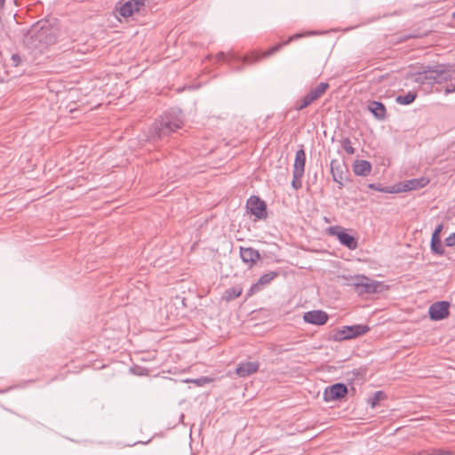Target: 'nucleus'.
I'll return each instance as SVG.
<instances>
[{
	"label": "nucleus",
	"mask_w": 455,
	"mask_h": 455,
	"mask_svg": "<svg viewBox=\"0 0 455 455\" xmlns=\"http://www.w3.org/2000/svg\"><path fill=\"white\" fill-rule=\"evenodd\" d=\"M331 172L334 181L341 184L343 180V172L338 160H332L331 162Z\"/></svg>",
	"instance_id": "412c9836"
},
{
	"label": "nucleus",
	"mask_w": 455,
	"mask_h": 455,
	"mask_svg": "<svg viewBox=\"0 0 455 455\" xmlns=\"http://www.w3.org/2000/svg\"><path fill=\"white\" fill-rule=\"evenodd\" d=\"M384 398V394L381 391L376 392L371 398H370V403L374 408L378 403Z\"/></svg>",
	"instance_id": "bb28decb"
},
{
	"label": "nucleus",
	"mask_w": 455,
	"mask_h": 455,
	"mask_svg": "<svg viewBox=\"0 0 455 455\" xmlns=\"http://www.w3.org/2000/svg\"><path fill=\"white\" fill-rule=\"evenodd\" d=\"M341 146L343 149L348 154V155H354L355 150L352 147L351 141L348 138H345L341 140Z\"/></svg>",
	"instance_id": "393cba45"
},
{
	"label": "nucleus",
	"mask_w": 455,
	"mask_h": 455,
	"mask_svg": "<svg viewBox=\"0 0 455 455\" xmlns=\"http://www.w3.org/2000/svg\"><path fill=\"white\" fill-rule=\"evenodd\" d=\"M242 288L240 287H232V288H229L228 289L225 293H224V298L227 299V300H231V299H234L237 297H239L241 294H242Z\"/></svg>",
	"instance_id": "4be33fe9"
},
{
	"label": "nucleus",
	"mask_w": 455,
	"mask_h": 455,
	"mask_svg": "<svg viewBox=\"0 0 455 455\" xmlns=\"http://www.w3.org/2000/svg\"><path fill=\"white\" fill-rule=\"evenodd\" d=\"M445 245L448 246V247H452V246L455 245V233L450 235L445 239Z\"/></svg>",
	"instance_id": "7c9ffc66"
},
{
	"label": "nucleus",
	"mask_w": 455,
	"mask_h": 455,
	"mask_svg": "<svg viewBox=\"0 0 455 455\" xmlns=\"http://www.w3.org/2000/svg\"><path fill=\"white\" fill-rule=\"evenodd\" d=\"M58 29L47 20L36 23L25 36L24 43L28 48L43 52L56 43Z\"/></svg>",
	"instance_id": "f257e3e1"
},
{
	"label": "nucleus",
	"mask_w": 455,
	"mask_h": 455,
	"mask_svg": "<svg viewBox=\"0 0 455 455\" xmlns=\"http://www.w3.org/2000/svg\"><path fill=\"white\" fill-rule=\"evenodd\" d=\"M348 281V284L353 286L358 295L372 294L379 291L380 283L374 281L365 275L341 276Z\"/></svg>",
	"instance_id": "7ed1b4c3"
},
{
	"label": "nucleus",
	"mask_w": 455,
	"mask_h": 455,
	"mask_svg": "<svg viewBox=\"0 0 455 455\" xmlns=\"http://www.w3.org/2000/svg\"><path fill=\"white\" fill-rule=\"evenodd\" d=\"M303 176H296L295 174H293V179H292V181H291V185L292 187L295 188V189H299L300 187H301V178Z\"/></svg>",
	"instance_id": "c85d7f7f"
},
{
	"label": "nucleus",
	"mask_w": 455,
	"mask_h": 455,
	"mask_svg": "<svg viewBox=\"0 0 455 455\" xmlns=\"http://www.w3.org/2000/svg\"><path fill=\"white\" fill-rule=\"evenodd\" d=\"M248 211L258 219L267 216L266 204L257 196H251L246 205Z\"/></svg>",
	"instance_id": "1a4fd4ad"
},
{
	"label": "nucleus",
	"mask_w": 455,
	"mask_h": 455,
	"mask_svg": "<svg viewBox=\"0 0 455 455\" xmlns=\"http://www.w3.org/2000/svg\"><path fill=\"white\" fill-rule=\"evenodd\" d=\"M454 16H455V13H454Z\"/></svg>",
	"instance_id": "e433bc0d"
},
{
	"label": "nucleus",
	"mask_w": 455,
	"mask_h": 455,
	"mask_svg": "<svg viewBox=\"0 0 455 455\" xmlns=\"http://www.w3.org/2000/svg\"><path fill=\"white\" fill-rule=\"evenodd\" d=\"M328 233L331 235L336 236L342 245L350 250H355L358 246L356 239L353 235L346 233L345 230L339 226L330 227Z\"/></svg>",
	"instance_id": "39448f33"
},
{
	"label": "nucleus",
	"mask_w": 455,
	"mask_h": 455,
	"mask_svg": "<svg viewBox=\"0 0 455 455\" xmlns=\"http://www.w3.org/2000/svg\"><path fill=\"white\" fill-rule=\"evenodd\" d=\"M443 228V224H439V225L435 228V231L433 232V234H432V237H431V238H434V239H440V234H441V232H442Z\"/></svg>",
	"instance_id": "c756f323"
},
{
	"label": "nucleus",
	"mask_w": 455,
	"mask_h": 455,
	"mask_svg": "<svg viewBox=\"0 0 455 455\" xmlns=\"http://www.w3.org/2000/svg\"><path fill=\"white\" fill-rule=\"evenodd\" d=\"M146 0H128L118 9V12L124 18H129L133 15L135 12L140 11V9L145 5Z\"/></svg>",
	"instance_id": "9b49d317"
},
{
	"label": "nucleus",
	"mask_w": 455,
	"mask_h": 455,
	"mask_svg": "<svg viewBox=\"0 0 455 455\" xmlns=\"http://www.w3.org/2000/svg\"><path fill=\"white\" fill-rule=\"evenodd\" d=\"M455 92V85H449L446 87L445 89V93L446 94H449V93H451V92Z\"/></svg>",
	"instance_id": "f704fd0d"
},
{
	"label": "nucleus",
	"mask_w": 455,
	"mask_h": 455,
	"mask_svg": "<svg viewBox=\"0 0 455 455\" xmlns=\"http://www.w3.org/2000/svg\"><path fill=\"white\" fill-rule=\"evenodd\" d=\"M450 304L447 301H438L433 303L428 309L430 319L434 321L443 320L449 316Z\"/></svg>",
	"instance_id": "423d86ee"
},
{
	"label": "nucleus",
	"mask_w": 455,
	"mask_h": 455,
	"mask_svg": "<svg viewBox=\"0 0 455 455\" xmlns=\"http://www.w3.org/2000/svg\"><path fill=\"white\" fill-rule=\"evenodd\" d=\"M311 104H312V102L306 96H304L299 101H298L296 103L295 108H296V110L299 111V110H302L305 108L308 107Z\"/></svg>",
	"instance_id": "a878e982"
},
{
	"label": "nucleus",
	"mask_w": 455,
	"mask_h": 455,
	"mask_svg": "<svg viewBox=\"0 0 455 455\" xmlns=\"http://www.w3.org/2000/svg\"><path fill=\"white\" fill-rule=\"evenodd\" d=\"M347 393V388L344 384L337 383L325 388L323 399L325 402H331L343 398Z\"/></svg>",
	"instance_id": "9d476101"
},
{
	"label": "nucleus",
	"mask_w": 455,
	"mask_h": 455,
	"mask_svg": "<svg viewBox=\"0 0 455 455\" xmlns=\"http://www.w3.org/2000/svg\"><path fill=\"white\" fill-rule=\"evenodd\" d=\"M329 87L330 85L328 83H320L317 86L311 88L305 96L313 103L321 98Z\"/></svg>",
	"instance_id": "dca6fc26"
},
{
	"label": "nucleus",
	"mask_w": 455,
	"mask_h": 455,
	"mask_svg": "<svg viewBox=\"0 0 455 455\" xmlns=\"http://www.w3.org/2000/svg\"><path fill=\"white\" fill-rule=\"evenodd\" d=\"M258 370L259 363L257 362H243L237 365L235 373L241 378H245L255 373Z\"/></svg>",
	"instance_id": "4468645a"
},
{
	"label": "nucleus",
	"mask_w": 455,
	"mask_h": 455,
	"mask_svg": "<svg viewBox=\"0 0 455 455\" xmlns=\"http://www.w3.org/2000/svg\"><path fill=\"white\" fill-rule=\"evenodd\" d=\"M428 183V180L426 178L412 179L405 180L398 185V188L395 192H404L410 190H415L425 187Z\"/></svg>",
	"instance_id": "ddd939ff"
},
{
	"label": "nucleus",
	"mask_w": 455,
	"mask_h": 455,
	"mask_svg": "<svg viewBox=\"0 0 455 455\" xmlns=\"http://www.w3.org/2000/svg\"><path fill=\"white\" fill-rule=\"evenodd\" d=\"M4 2H5V0H0V11L4 8Z\"/></svg>",
	"instance_id": "c9c22d12"
},
{
	"label": "nucleus",
	"mask_w": 455,
	"mask_h": 455,
	"mask_svg": "<svg viewBox=\"0 0 455 455\" xmlns=\"http://www.w3.org/2000/svg\"><path fill=\"white\" fill-rule=\"evenodd\" d=\"M416 94L413 92H408L405 95H400L396 98V102L403 105H409L414 101Z\"/></svg>",
	"instance_id": "5701e85b"
},
{
	"label": "nucleus",
	"mask_w": 455,
	"mask_h": 455,
	"mask_svg": "<svg viewBox=\"0 0 455 455\" xmlns=\"http://www.w3.org/2000/svg\"><path fill=\"white\" fill-rule=\"evenodd\" d=\"M354 172L359 176H367L371 171V165L368 161L358 160L353 165Z\"/></svg>",
	"instance_id": "aec40b11"
},
{
	"label": "nucleus",
	"mask_w": 455,
	"mask_h": 455,
	"mask_svg": "<svg viewBox=\"0 0 455 455\" xmlns=\"http://www.w3.org/2000/svg\"><path fill=\"white\" fill-rule=\"evenodd\" d=\"M11 61L12 66L18 67L21 62V58L18 54H12Z\"/></svg>",
	"instance_id": "473e14b6"
},
{
	"label": "nucleus",
	"mask_w": 455,
	"mask_h": 455,
	"mask_svg": "<svg viewBox=\"0 0 455 455\" xmlns=\"http://www.w3.org/2000/svg\"><path fill=\"white\" fill-rule=\"evenodd\" d=\"M306 154L303 149H299L295 155V160L293 164V174L298 176H303L305 171Z\"/></svg>",
	"instance_id": "2eb2a0df"
},
{
	"label": "nucleus",
	"mask_w": 455,
	"mask_h": 455,
	"mask_svg": "<svg viewBox=\"0 0 455 455\" xmlns=\"http://www.w3.org/2000/svg\"><path fill=\"white\" fill-rule=\"evenodd\" d=\"M369 111L379 120H384L386 118V108L384 104L379 101H371L368 105Z\"/></svg>",
	"instance_id": "a211bd4d"
},
{
	"label": "nucleus",
	"mask_w": 455,
	"mask_h": 455,
	"mask_svg": "<svg viewBox=\"0 0 455 455\" xmlns=\"http://www.w3.org/2000/svg\"><path fill=\"white\" fill-rule=\"evenodd\" d=\"M328 314L322 310H312L306 312L303 319L306 323L315 325H323L328 321Z\"/></svg>",
	"instance_id": "f8f14e48"
},
{
	"label": "nucleus",
	"mask_w": 455,
	"mask_h": 455,
	"mask_svg": "<svg viewBox=\"0 0 455 455\" xmlns=\"http://www.w3.org/2000/svg\"><path fill=\"white\" fill-rule=\"evenodd\" d=\"M303 36H304L303 34H295V35L290 36L285 42H283L282 44H278L271 47L268 51L263 52L261 55H257V54L253 53L251 55V57L244 56V57H243L242 60L243 62H248V61L256 62L260 58H267V57L274 54L275 52H278L282 48L283 45H286V44H290L291 41L300 38Z\"/></svg>",
	"instance_id": "0eeeda50"
},
{
	"label": "nucleus",
	"mask_w": 455,
	"mask_h": 455,
	"mask_svg": "<svg viewBox=\"0 0 455 455\" xmlns=\"http://www.w3.org/2000/svg\"><path fill=\"white\" fill-rule=\"evenodd\" d=\"M370 328L367 325L358 324L353 326H345L338 332V339H348L365 334Z\"/></svg>",
	"instance_id": "6e6552de"
},
{
	"label": "nucleus",
	"mask_w": 455,
	"mask_h": 455,
	"mask_svg": "<svg viewBox=\"0 0 455 455\" xmlns=\"http://www.w3.org/2000/svg\"><path fill=\"white\" fill-rule=\"evenodd\" d=\"M240 255L243 262L245 263H255L259 258L260 255L257 250L252 248H241Z\"/></svg>",
	"instance_id": "6ab92c4d"
},
{
	"label": "nucleus",
	"mask_w": 455,
	"mask_h": 455,
	"mask_svg": "<svg viewBox=\"0 0 455 455\" xmlns=\"http://www.w3.org/2000/svg\"><path fill=\"white\" fill-rule=\"evenodd\" d=\"M216 59H217V60H224V61L228 60V56L224 52H219L216 55Z\"/></svg>",
	"instance_id": "72a5a7b5"
},
{
	"label": "nucleus",
	"mask_w": 455,
	"mask_h": 455,
	"mask_svg": "<svg viewBox=\"0 0 455 455\" xmlns=\"http://www.w3.org/2000/svg\"><path fill=\"white\" fill-rule=\"evenodd\" d=\"M184 124L181 111L172 110L165 113L158 119L153 127L152 137L163 139L170 135L172 132L180 129Z\"/></svg>",
	"instance_id": "f03ea898"
},
{
	"label": "nucleus",
	"mask_w": 455,
	"mask_h": 455,
	"mask_svg": "<svg viewBox=\"0 0 455 455\" xmlns=\"http://www.w3.org/2000/svg\"><path fill=\"white\" fill-rule=\"evenodd\" d=\"M431 250L435 254H438V255H443L444 253V250L443 248L440 239L431 238Z\"/></svg>",
	"instance_id": "b1692460"
},
{
	"label": "nucleus",
	"mask_w": 455,
	"mask_h": 455,
	"mask_svg": "<svg viewBox=\"0 0 455 455\" xmlns=\"http://www.w3.org/2000/svg\"><path fill=\"white\" fill-rule=\"evenodd\" d=\"M277 275H278V274L276 272H269L267 274L263 275L259 279V281L251 287L249 295H251V294L259 291L262 288L263 285L268 284Z\"/></svg>",
	"instance_id": "f3484780"
},
{
	"label": "nucleus",
	"mask_w": 455,
	"mask_h": 455,
	"mask_svg": "<svg viewBox=\"0 0 455 455\" xmlns=\"http://www.w3.org/2000/svg\"><path fill=\"white\" fill-rule=\"evenodd\" d=\"M451 76L452 75L450 71L440 68H427L419 72L416 76L415 81L421 84H424L425 82L441 84L451 79Z\"/></svg>",
	"instance_id": "20e7f679"
},
{
	"label": "nucleus",
	"mask_w": 455,
	"mask_h": 455,
	"mask_svg": "<svg viewBox=\"0 0 455 455\" xmlns=\"http://www.w3.org/2000/svg\"><path fill=\"white\" fill-rule=\"evenodd\" d=\"M368 188L371 189L380 191V192H389V193L395 192V190H388L387 188H380L379 186H377L376 184H373V183L369 184Z\"/></svg>",
	"instance_id": "2f4dec72"
},
{
	"label": "nucleus",
	"mask_w": 455,
	"mask_h": 455,
	"mask_svg": "<svg viewBox=\"0 0 455 455\" xmlns=\"http://www.w3.org/2000/svg\"><path fill=\"white\" fill-rule=\"evenodd\" d=\"M211 380H212L211 379L203 377V378L196 379H187L186 382H192L197 386H204V384L211 382Z\"/></svg>",
	"instance_id": "cd10ccee"
}]
</instances>
